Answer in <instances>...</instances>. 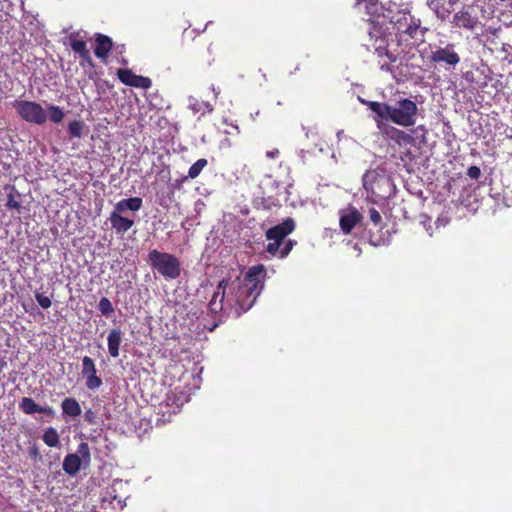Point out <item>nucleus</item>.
<instances>
[{
    "label": "nucleus",
    "mask_w": 512,
    "mask_h": 512,
    "mask_svg": "<svg viewBox=\"0 0 512 512\" xmlns=\"http://www.w3.org/2000/svg\"><path fill=\"white\" fill-rule=\"evenodd\" d=\"M265 277L266 269L262 264L249 267L243 278L241 273L234 278L232 275L224 277L209 302V309L212 313L240 317L255 304L264 288Z\"/></svg>",
    "instance_id": "obj_1"
},
{
    "label": "nucleus",
    "mask_w": 512,
    "mask_h": 512,
    "mask_svg": "<svg viewBox=\"0 0 512 512\" xmlns=\"http://www.w3.org/2000/svg\"><path fill=\"white\" fill-rule=\"evenodd\" d=\"M361 102L375 113L374 121L380 131L384 126L388 125L386 123L387 121H391L402 127H410L416 123L418 107L416 102L411 99H399L395 106L388 103L367 101L363 99H361Z\"/></svg>",
    "instance_id": "obj_2"
},
{
    "label": "nucleus",
    "mask_w": 512,
    "mask_h": 512,
    "mask_svg": "<svg viewBox=\"0 0 512 512\" xmlns=\"http://www.w3.org/2000/svg\"><path fill=\"white\" fill-rule=\"evenodd\" d=\"M369 35L371 40L374 39L372 47L380 58V69L392 72V64L400 59L402 53L400 39H389L387 36H382L381 28L376 25H373V30L369 32Z\"/></svg>",
    "instance_id": "obj_3"
},
{
    "label": "nucleus",
    "mask_w": 512,
    "mask_h": 512,
    "mask_svg": "<svg viewBox=\"0 0 512 512\" xmlns=\"http://www.w3.org/2000/svg\"><path fill=\"white\" fill-rule=\"evenodd\" d=\"M148 261L166 279H176L181 275V263L173 254L153 249L148 254Z\"/></svg>",
    "instance_id": "obj_4"
},
{
    "label": "nucleus",
    "mask_w": 512,
    "mask_h": 512,
    "mask_svg": "<svg viewBox=\"0 0 512 512\" xmlns=\"http://www.w3.org/2000/svg\"><path fill=\"white\" fill-rule=\"evenodd\" d=\"M295 228V221L291 217H288L284 219L280 224L269 228L265 232L266 239L271 241L266 246L267 253H269L271 256H276L285 238L291 234Z\"/></svg>",
    "instance_id": "obj_5"
},
{
    "label": "nucleus",
    "mask_w": 512,
    "mask_h": 512,
    "mask_svg": "<svg viewBox=\"0 0 512 512\" xmlns=\"http://www.w3.org/2000/svg\"><path fill=\"white\" fill-rule=\"evenodd\" d=\"M12 105L20 118L28 123L42 125L47 121L45 109L35 101L15 100Z\"/></svg>",
    "instance_id": "obj_6"
},
{
    "label": "nucleus",
    "mask_w": 512,
    "mask_h": 512,
    "mask_svg": "<svg viewBox=\"0 0 512 512\" xmlns=\"http://www.w3.org/2000/svg\"><path fill=\"white\" fill-rule=\"evenodd\" d=\"M82 460L90 461V449L86 442L78 445L77 453H69L65 456L62 463L63 470L68 475L75 476L81 469Z\"/></svg>",
    "instance_id": "obj_7"
},
{
    "label": "nucleus",
    "mask_w": 512,
    "mask_h": 512,
    "mask_svg": "<svg viewBox=\"0 0 512 512\" xmlns=\"http://www.w3.org/2000/svg\"><path fill=\"white\" fill-rule=\"evenodd\" d=\"M430 60L437 64L455 67L460 63V56L455 51V46L448 43L445 47H437L430 54Z\"/></svg>",
    "instance_id": "obj_8"
},
{
    "label": "nucleus",
    "mask_w": 512,
    "mask_h": 512,
    "mask_svg": "<svg viewBox=\"0 0 512 512\" xmlns=\"http://www.w3.org/2000/svg\"><path fill=\"white\" fill-rule=\"evenodd\" d=\"M82 376L85 378V386L89 390L99 389L103 381L97 375V369L94 360L89 356H84L82 359Z\"/></svg>",
    "instance_id": "obj_9"
},
{
    "label": "nucleus",
    "mask_w": 512,
    "mask_h": 512,
    "mask_svg": "<svg viewBox=\"0 0 512 512\" xmlns=\"http://www.w3.org/2000/svg\"><path fill=\"white\" fill-rule=\"evenodd\" d=\"M118 79L125 85L141 88L144 90L149 89L152 86V81L149 77L136 75L131 69L120 68L117 70Z\"/></svg>",
    "instance_id": "obj_10"
},
{
    "label": "nucleus",
    "mask_w": 512,
    "mask_h": 512,
    "mask_svg": "<svg viewBox=\"0 0 512 512\" xmlns=\"http://www.w3.org/2000/svg\"><path fill=\"white\" fill-rule=\"evenodd\" d=\"M380 132L400 147L415 143V138L411 134L391 125L384 126Z\"/></svg>",
    "instance_id": "obj_11"
},
{
    "label": "nucleus",
    "mask_w": 512,
    "mask_h": 512,
    "mask_svg": "<svg viewBox=\"0 0 512 512\" xmlns=\"http://www.w3.org/2000/svg\"><path fill=\"white\" fill-rule=\"evenodd\" d=\"M121 213L123 212L117 211L116 207H114V210L110 213L109 221L111 223V228L116 232V234L124 235L132 228L134 220L122 216Z\"/></svg>",
    "instance_id": "obj_12"
},
{
    "label": "nucleus",
    "mask_w": 512,
    "mask_h": 512,
    "mask_svg": "<svg viewBox=\"0 0 512 512\" xmlns=\"http://www.w3.org/2000/svg\"><path fill=\"white\" fill-rule=\"evenodd\" d=\"M94 37V54L98 59L102 60L103 62H106L109 53L114 48V43L109 36L101 33H96Z\"/></svg>",
    "instance_id": "obj_13"
},
{
    "label": "nucleus",
    "mask_w": 512,
    "mask_h": 512,
    "mask_svg": "<svg viewBox=\"0 0 512 512\" xmlns=\"http://www.w3.org/2000/svg\"><path fill=\"white\" fill-rule=\"evenodd\" d=\"M421 21L420 19H416L411 14H404L397 21V29L401 33L408 35L411 38H415L420 29Z\"/></svg>",
    "instance_id": "obj_14"
},
{
    "label": "nucleus",
    "mask_w": 512,
    "mask_h": 512,
    "mask_svg": "<svg viewBox=\"0 0 512 512\" xmlns=\"http://www.w3.org/2000/svg\"><path fill=\"white\" fill-rule=\"evenodd\" d=\"M361 220L362 214L356 208L350 207L340 217V228L344 234H349Z\"/></svg>",
    "instance_id": "obj_15"
},
{
    "label": "nucleus",
    "mask_w": 512,
    "mask_h": 512,
    "mask_svg": "<svg viewBox=\"0 0 512 512\" xmlns=\"http://www.w3.org/2000/svg\"><path fill=\"white\" fill-rule=\"evenodd\" d=\"M452 23L458 28L474 30L478 24V18L473 16L468 10L461 9L453 15Z\"/></svg>",
    "instance_id": "obj_16"
},
{
    "label": "nucleus",
    "mask_w": 512,
    "mask_h": 512,
    "mask_svg": "<svg viewBox=\"0 0 512 512\" xmlns=\"http://www.w3.org/2000/svg\"><path fill=\"white\" fill-rule=\"evenodd\" d=\"M69 45L71 49L80 56V58L92 64V57L89 49L87 48L86 42L79 38V33H71L69 35Z\"/></svg>",
    "instance_id": "obj_17"
},
{
    "label": "nucleus",
    "mask_w": 512,
    "mask_h": 512,
    "mask_svg": "<svg viewBox=\"0 0 512 512\" xmlns=\"http://www.w3.org/2000/svg\"><path fill=\"white\" fill-rule=\"evenodd\" d=\"M19 409L27 414L31 415L34 413H43L49 416H53L54 410L50 406H40L30 397H23L19 403Z\"/></svg>",
    "instance_id": "obj_18"
},
{
    "label": "nucleus",
    "mask_w": 512,
    "mask_h": 512,
    "mask_svg": "<svg viewBox=\"0 0 512 512\" xmlns=\"http://www.w3.org/2000/svg\"><path fill=\"white\" fill-rule=\"evenodd\" d=\"M123 333L120 328L112 329L107 337L108 353L111 357L117 358L119 356V349L122 343Z\"/></svg>",
    "instance_id": "obj_19"
},
{
    "label": "nucleus",
    "mask_w": 512,
    "mask_h": 512,
    "mask_svg": "<svg viewBox=\"0 0 512 512\" xmlns=\"http://www.w3.org/2000/svg\"><path fill=\"white\" fill-rule=\"evenodd\" d=\"M62 414L65 417L76 418L81 415L82 409L79 402L72 397L65 398L61 403Z\"/></svg>",
    "instance_id": "obj_20"
},
{
    "label": "nucleus",
    "mask_w": 512,
    "mask_h": 512,
    "mask_svg": "<svg viewBox=\"0 0 512 512\" xmlns=\"http://www.w3.org/2000/svg\"><path fill=\"white\" fill-rule=\"evenodd\" d=\"M188 107L194 114H200L201 116L214 111V106L209 101L199 100L194 97L189 98Z\"/></svg>",
    "instance_id": "obj_21"
},
{
    "label": "nucleus",
    "mask_w": 512,
    "mask_h": 512,
    "mask_svg": "<svg viewBox=\"0 0 512 512\" xmlns=\"http://www.w3.org/2000/svg\"><path fill=\"white\" fill-rule=\"evenodd\" d=\"M143 206V200L140 197L125 198L118 201L114 207L117 211L125 212L131 210L133 212L139 211Z\"/></svg>",
    "instance_id": "obj_22"
},
{
    "label": "nucleus",
    "mask_w": 512,
    "mask_h": 512,
    "mask_svg": "<svg viewBox=\"0 0 512 512\" xmlns=\"http://www.w3.org/2000/svg\"><path fill=\"white\" fill-rule=\"evenodd\" d=\"M42 440L48 447H58L60 444L59 434L53 427H49L44 431Z\"/></svg>",
    "instance_id": "obj_23"
},
{
    "label": "nucleus",
    "mask_w": 512,
    "mask_h": 512,
    "mask_svg": "<svg viewBox=\"0 0 512 512\" xmlns=\"http://www.w3.org/2000/svg\"><path fill=\"white\" fill-rule=\"evenodd\" d=\"M208 165V161L205 158L198 159L195 163H193L189 170L186 178L195 179L197 178L202 170Z\"/></svg>",
    "instance_id": "obj_24"
},
{
    "label": "nucleus",
    "mask_w": 512,
    "mask_h": 512,
    "mask_svg": "<svg viewBox=\"0 0 512 512\" xmlns=\"http://www.w3.org/2000/svg\"><path fill=\"white\" fill-rule=\"evenodd\" d=\"M46 114L47 118H49L53 123H60L65 117L63 110L59 106L53 104L47 106Z\"/></svg>",
    "instance_id": "obj_25"
},
{
    "label": "nucleus",
    "mask_w": 512,
    "mask_h": 512,
    "mask_svg": "<svg viewBox=\"0 0 512 512\" xmlns=\"http://www.w3.org/2000/svg\"><path fill=\"white\" fill-rule=\"evenodd\" d=\"M7 188L10 189V193L8 194L7 196V203H6V207L8 209H15V210H19L20 207H21V204L19 201H17L15 198L16 197H20V193L17 191V189L15 188V186H8Z\"/></svg>",
    "instance_id": "obj_26"
},
{
    "label": "nucleus",
    "mask_w": 512,
    "mask_h": 512,
    "mask_svg": "<svg viewBox=\"0 0 512 512\" xmlns=\"http://www.w3.org/2000/svg\"><path fill=\"white\" fill-rule=\"evenodd\" d=\"M98 309L103 316L109 317L114 313V307L107 297H102L98 303Z\"/></svg>",
    "instance_id": "obj_27"
},
{
    "label": "nucleus",
    "mask_w": 512,
    "mask_h": 512,
    "mask_svg": "<svg viewBox=\"0 0 512 512\" xmlns=\"http://www.w3.org/2000/svg\"><path fill=\"white\" fill-rule=\"evenodd\" d=\"M84 124L82 121L74 120L68 125V132L70 137L79 138L82 135Z\"/></svg>",
    "instance_id": "obj_28"
},
{
    "label": "nucleus",
    "mask_w": 512,
    "mask_h": 512,
    "mask_svg": "<svg viewBox=\"0 0 512 512\" xmlns=\"http://www.w3.org/2000/svg\"><path fill=\"white\" fill-rule=\"evenodd\" d=\"M296 244H297V242L295 240H292V239L284 240L283 244L279 248V251L276 256H278L281 259L286 258L290 254L291 250L293 249V247Z\"/></svg>",
    "instance_id": "obj_29"
},
{
    "label": "nucleus",
    "mask_w": 512,
    "mask_h": 512,
    "mask_svg": "<svg viewBox=\"0 0 512 512\" xmlns=\"http://www.w3.org/2000/svg\"><path fill=\"white\" fill-rule=\"evenodd\" d=\"M35 299L37 303L44 309H48L52 305L50 297L46 296L43 293L35 292Z\"/></svg>",
    "instance_id": "obj_30"
},
{
    "label": "nucleus",
    "mask_w": 512,
    "mask_h": 512,
    "mask_svg": "<svg viewBox=\"0 0 512 512\" xmlns=\"http://www.w3.org/2000/svg\"><path fill=\"white\" fill-rule=\"evenodd\" d=\"M369 218L376 226L382 221V216L375 208L369 209Z\"/></svg>",
    "instance_id": "obj_31"
},
{
    "label": "nucleus",
    "mask_w": 512,
    "mask_h": 512,
    "mask_svg": "<svg viewBox=\"0 0 512 512\" xmlns=\"http://www.w3.org/2000/svg\"><path fill=\"white\" fill-rule=\"evenodd\" d=\"M467 175L471 179H478L481 176V170L477 166H470L467 170Z\"/></svg>",
    "instance_id": "obj_32"
},
{
    "label": "nucleus",
    "mask_w": 512,
    "mask_h": 512,
    "mask_svg": "<svg viewBox=\"0 0 512 512\" xmlns=\"http://www.w3.org/2000/svg\"><path fill=\"white\" fill-rule=\"evenodd\" d=\"M85 420L90 423V424H93L95 423V414L93 411L91 410H87L85 412Z\"/></svg>",
    "instance_id": "obj_33"
},
{
    "label": "nucleus",
    "mask_w": 512,
    "mask_h": 512,
    "mask_svg": "<svg viewBox=\"0 0 512 512\" xmlns=\"http://www.w3.org/2000/svg\"><path fill=\"white\" fill-rule=\"evenodd\" d=\"M279 154H280V152H279V150H278V149H276V148H275V149H273V150H271V151H267V152H266V156H267L268 158H272V159H274V158L278 157V156H279Z\"/></svg>",
    "instance_id": "obj_34"
},
{
    "label": "nucleus",
    "mask_w": 512,
    "mask_h": 512,
    "mask_svg": "<svg viewBox=\"0 0 512 512\" xmlns=\"http://www.w3.org/2000/svg\"><path fill=\"white\" fill-rule=\"evenodd\" d=\"M210 90L212 91L213 97L216 100L220 94V89L215 87L214 85H211Z\"/></svg>",
    "instance_id": "obj_35"
},
{
    "label": "nucleus",
    "mask_w": 512,
    "mask_h": 512,
    "mask_svg": "<svg viewBox=\"0 0 512 512\" xmlns=\"http://www.w3.org/2000/svg\"><path fill=\"white\" fill-rule=\"evenodd\" d=\"M29 454H30V456H31L32 458H34V459H35V458H37V456H38V454H39V452H38V448H37V447H33V448H31V449H30V451H29Z\"/></svg>",
    "instance_id": "obj_36"
},
{
    "label": "nucleus",
    "mask_w": 512,
    "mask_h": 512,
    "mask_svg": "<svg viewBox=\"0 0 512 512\" xmlns=\"http://www.w3.org/2000/svg\"><path fill=\"white\" fill-rule=\"evenodd\" d=\"M114 49L116 50V52H118L119 54H122L125 52V45L124 44H121V45H116L114 47Z\"/></svg>",
    "instance_id": "obj_37"
},
{
    "label": "nucleus",
    "mask_w": 512,
    "mask_h": 512,
    "mask_svg": "<svg viewBox=\"0 0 512 512\" xmlns=\"http://www.w3.org/2000/svg\"><path fill=\"white\" fill-rule=\"evenodd\" d=\"M425 32H426V29H423V30L421 31V38H423V37H424Z\"/></svg>",
    "instance_id": "obj_38"
},
{
    "label": "nucleus",
    "mask_w": 512,
    "mask_h": 512,
    "mask_svg": "<svg viewBox=\"0 0 512 512\" xmlns=\"http://www.w3.org/2000/svg\"><path fill=\"white\" fill-rule=\"evenodd\" d=\"M121 63H122V64H124V65H126V64H127V60L123 58V59L121 60Z\"/></svg>",
    "instance_id": "obj_39"
},
{
    "label": "nucleus",
    "mask_w": 512,
    "mask_h": 512,
    "mask_svg": "<svg viewBox=\"0 0 512 512\" xmlns=\"http://www.w3.org/2000/svg\"><path fill=\"white\" fill-rule=\"evenodd\" d=\"M411 152H407V156L411 159Z\"/></svg>",
    "instance_id": "obj_40"
}]
</instances>
